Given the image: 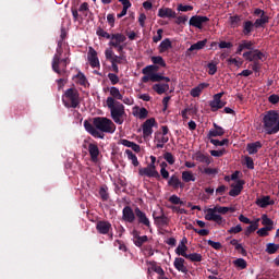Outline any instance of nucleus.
Returning a JSON list of instances; mask_svg holds the SVG:
<instances>
[{
  "label": "nucleus",
  "mask_w": 279,
  "mask_h": 279,
  "mask_svg": "<svg viewBox=\"0 0 279 279\" xmlns=\"http://www.w3.org/2000/svg\"><path fill=\"white\" fill-rule=\"evenodd\" d=\"M158 71V68L156 65H147L142 70V73L144 75H154Z\"/></svg>",
  "instance_id": "obj_48"
},
{
  "label": "nucleus",
  "mask_w": 279,
  "mask_h": 279,
  "mask_svg": "<svg viewBox=\"0 0 279 279\" xmlns=\"http://www.w3.org/2000/svg\"><path fill=\"white\" fill-rule=\"evenodd\" d=\"M151 62L154 64H159V66H162L163 69H165V66H167V62L160 56L151 57Z\"/></svg>",
  "instance_id": "obj_50"
},
{
  "label": "nucleus",
  "mask_w": 279,
  "mask_h": 279,
  "mask_svg": "<svg viewBox=\"0 0 279 279\" xmlns=\"http://www.w3.org/2000/svg\"><path fill=\"white\" fill-rule=\"evenodd\" d=\"M125 154L131 160L133 167H138L141 165V162H138V157H136V155L131 149H126Z\"/></svg>",
  "instance_id": "obj_37"
},
{
  "label": "nucleus",
  "mask_w": 279,
  "mask_h": 279,
  "mask_svg": "<svg viewBox=\"0 0 279 279\" xmlns=\"http://www.w3.org/2000/svg\"><path fill=\"white\" fill-rule=\"evenodd\" d=\"M245 49H247L248 51H254V43L252 40L243 39L239 44L238 49L235 51L236 56H241V53H243V51H245Z\"/></svg>",
  "instance_id": "obj_15"
},
{
  "label": "nucleus",
  "mask_w": 279,
  "mask_h": 279,
  "mask_svg": "<svg viewBox=\"0 0 279 279\" xmlns=\"http://www.w3.org/2000/svg\"><path fill=\"white\" fill-rule=\"evenodd\" d=\"M173 46L171 44V39L165 38L160 44H159V51L160 53H165V51H169Z\"/></svg>",
  "instance_id": "obj_34"
},
{
  "label": "nucleus",
  "mask_w": 279,
  "mask_h": 279,
  "mask_svg": "<svg viewBox=\"0 0 279 279\" xmlns=\"http://www.w3.org/2000/svg\"><path fill=\"white\" fill-rule=\"evenodd\" d=\"M210 84L208 83H201L196 87H193L190 92L191 97H199L202 95V90L208 88Z\"/></svg>",
  "instance_id": "obj_27"
},
{
  "label": "nucleus",
  "mask_w": 279,
  "mask_h": 279,
  "mask_svg": "<svg viewBox=\"0 0 279 279\" xmlns=\"http://www.w3.org/2000/svg\"><path fill=\"white\" fill-rule=\"evenodd\" d=\"M149 238L147 235H140L136 240L133 241L136 247H143L144 243H147Z\"/></svg>",
  "instance_id": "obj_44"
},
{
  "label": "nucleus",
  "mask_w": 279,
  "mask_h": 279,
  "mask_svg": "<svg viewBox=\"0 0 279 279\" xmlns=\"http://www.w3.org/2000/svg\"><path fill=\"white\" fill-rule=\"evenodd\" d=\"M61 56H62V41H58L57 52L54 53L52 58V63H51L52 71L58 75H62V70H60Z\"/></svg>",
  "instance_id": "obj_5"
},
{
  "label": "nucleus",
  "mask_w": 279,
  "mask_h": 279,
  "mask_svg": "<svg viewBox=\"0 0 279 279\" xmlns=\"http://www.w3.org/2000/svg\"><path fill=\"white\" fill-rule=\"evenodd\" d=\"M122 219L126 223H134V221H136V213L134 211V209H132V207L126 205L122 209Z\"/></svg>",
  "instance_id": "obj_10"
},
{
  "label": "nucleus",
  "mask_w": 279,
  "mask_h": 279,
  "mask_svg": "<svg viewBox=\"0 0 279 279\" xmlns=\"http://www.w3.org/2000/svg\"><path fill=\"white\" fill-rule=\"evenodd\" d=\"M270 230H274V227H263L257 231L258 236H269Z\"/></svg>",
  "instance_id": "obj_52"
},
{
  "label": "nucleus",
  "mask_w": 279,
  "mask_h": 279,
  "mask_svg": "<svg viewBox=\"0 0 279 279\" xmlns=\"http://www.w3.org/2000/svg\"><path fill=\"white\" fill-rule=\"evenodd\" d=\"M138 175H146L147 178H155V180H160V173L158 170H151V168H141L138 170Z\"/></svg>",
  "instance_id": "obj_17"
},
{
  "label": "nucleus",
  "mask_w": 279,
  "mask_h": 279,
  "mask_svg": "<svg viewBox=\"0 0 279 279\" xmlns=\"http://www.w3.org/2000/svg\"><path fill=\"white\" fill-rule=\"evenodd\" d=\"M245 165L248 169H254V159H252V157H250V156H246Z\"/></svg>",
  "instance_id": "obj_64"
},
{
  "label": "nucleus",
  "mask_w": 279,
  "mask_h": 279,
  "mask_svg": "<svg viewBox=\"0 0 279 279\" xmlns=\"http://www.w3.org/2000/svg\"><path fill=\"white\" fill-rule=\"evenodd\" d=\"M168 186H171L174 189V191H178V189H184V183L180 181V178L175 174H172L168 180Z\"/></svg>",
  "instance_id": "obj_21"
},
{
  "label": "nucleus",
  "mask_w": 279,
  "mask_h": 279,
  "mask_svg": "<svg viewBox=\"0 0 279 279\" xmlns=\"http://www.w3.org/2000/svg\"><path fill=\"white\" fill-rule=\"evenodd\" d=\"M263 58H265V53H263L260 50H254V54L252 57L253 61L263 60Z\"/></svg>",
  "instance_id": "obj_62"
},
{
  "label": "nucleus",
  "mask_w": 279,
  "mask_h": 279,
  "mask_svg": "<svg viewBox=\"0 0 279 279\" xmlns=\"http://www.w3.org/2000/svg\"><path fill=\"white\" fill-rule=\"evenodd\" d=\"M258 149H263V143H260V141L248 143L246 145V151L247 154H250V156H254V154H258Z\"/></svg>",
  "instance_id": "obj_22"
},
{
  "label": "nucleus",
  "mask_w": 279,
  "mask_h": 279,
  "mask_svg": "<svg viewBox=\"0 0 279 279\" xmlns=\"http://www.w3.org/2000/svg\"><path fill=\"white\" fill-rule=\"evenodd\" d=\"M256 204L259 205L260 208H267V206H269V196L257 199Z\"/></svg>",
  "instance_id": "obj_53"
},
{
  "label": "nucleus",
  "mask_w": 279,
  "mask_h": 279,
  "mask_svg": "<svg viewBox=\"0 0 279 279\" xmlns=\"http://www.w3.org/2000/svg\"><path fill=\"white\" fill-rule=\"evenodd\" d=\"M177 10H178V12H191V11H193V5H191V4H179Z\"/></svg>",
  "instance_id": "obj_56"
},
{
  "label": "nucleus",
  "mask_w": 279,
  "mask_h": 279,
  "mask_svg": "<svg viewBox=\"0 0 279 279\" xmlns=\"http://www.w3.org/2000/svg\"><path fill=\"white\" fill-rule=\"evenodd\" d=\"M262 225L266 226V228H274V220L267 216V214L262 215Z\"/></svg>",
  "instance_id": "obj_46"
},
{
  "label": "nucleus",
  "mask_w": 279,
  "mask_h": 279,
  "mask_svg": "<svg viewBox=\"0 0 279 279\" xmlns=\"http://www.w3.org/2000/svg\"><path fill=\"white\" fill-rule=\"evenodd\" d=\"M83 125L87 134H90L94 138H100L101 141L106 138V134H114V132H117L114 122L106 117H96L93 119V123L85 120Z\"/></svg>",
  "instance_id": "obj_1"
},
{
  "label": "nucleus",
  "mask_w": 279,
  "mask_h": 279,
  "mask_svg": "<svg viewBox=\"0 0 279 279\" xmlns=\"http://www.w3.org/2000/svg\"><path fill=\"white\" fill-rule=\"evenodd\" d=\"M156 125V119L155 118H149L147 119L143 125V136L144 138H149L154 134V126Z\"/></svg>",
  "instance_id": "obj_7"
},
{
  "label": "nucleus",
  "mask_w": 279,
  "mask_h": 279,
  "mask_svg": "<svg viewBox=\"0 0 279 279\" xmlns=\"http://www.w3.org/2000/svg\"><path fill=\"white\" fill-rule=\"evenodd\" d=\"M264 131L266 134H278L279 132V112L269 110L263 118Z\"/></svg>",
  "instance_id": "obj_3"
},
{
  "label": "nucleus",
  "mask_w": 279,
  "mask_h": 279,
  "mask_svg": "<svg viewBox=\"0 0 279 279\" xmlns=\"http://www.w3.org/2000/svg\"><path fill=\"white\" fill-rule=\"evenodd\" d=\"M278 250H279V245L278 244H276V243H274V242H270V243H268L267 245H266V250H265V252L267 253V254H276V252H278Z\"/></svg>",
  "instance_id": "obj_43"
},
{
  "label": "nucleus",
  "mask_w": 279,
  "mask_h": 279,
  "mask_svg": "<svg viewBox=\"0 0 279 279\" xmlns=\"http://www.w3.org/2000/svg\"><path fill=\"white\" fill-rule=\"evenodd\" d=\"M208 21H210V19L206 15H193L189 21V25L196 27V29H203L204 24L208 23Z\"/></svg>",
  "instance_id": "obj_6"
},
{
  "label": "nucleus",
  "mask_w": 279,
  "mask_h": 279,
  "mask_svg": "<svg viewBox=\"0 0 279 279\" xmlns=\"http://www.w3.org/2000/svg\"><path fill=\"white\" fill-rule=\"evenodd\" d=\"M99 196L102 202H108V199H110V194L108 193V185L100 186Z\"/></svg>",
  "instance_id": "obj_38"
},
{
  "label": "nucleus",
  "mask_w": 279,
  "mask_h": 279,
  "mask_svg": "<svg viewBox=\"0 0 279 279\" xmlns=\"http://www.w3.org/2000/svg\"><path fill=\"white\" fill-rule=\"evenodd\" d=\"M96 34L99 38H107V40H111L112 39V34H109L108 32H106L104 28H101V26H99L96 29Z\"/></svg>",
  "instance_id": "obj_40"
},
{
  "label": "nucleus",
  "mask_w": 279,
  "mask_h": 279,
  "mask_svg": "<svg viewBox=\"0 0 279 279\" xmlns=\"http://www.w3.org/2000/svg\"><path fill=\"white\" fill-rule=\"evenodd\" d=\"M153 90H155V93H157V95H165V93H167V90H169V84L168 83H157L155 85H153Z\"/></svg>",
  "instance_id": "obj_31"
},
{
  "label": "nucleus",
  "mask_w": 279,
  "mask_h": 279,
  "mask_svg": "<svg viewBox=\"0 0 279 279\" xmlns=\"http://www.w3.org/2000/svg\"><path fill=\"white\" fill-rule=\"evenodd\" d=\"M162 74L160 73H154V74H150V82H162Z\"/></svg>",
  "instance_id": "obj_60"
},
{
  "label": "nucleus",
  "mask_w": 279,
  "mask_h": 279,
  "mask_svg": "<svg viewBox=\"0 0 279 279\" xmlns=\"http://www.w3.org/2000/svg\"><path fill=\"white\" fill-rule=\"evenodd\" d=\"M62 104L65 108H77L80 106V92L76 88H68L62 95Z\"/></svg>",
  "instance_id": "obj_4"
},
{
  "label": "nucleus",
  "mask_w": 279,
  "mask_h": 279,
  "mask_svg": "<svg viewBox=\"0 0 279 279\" xmlns=\"http://www.w3.org/2000/svg\"><path fill=\"white\" fill-rule=\"evenodd\" d=\"M105 58H106V60H109L110 62H113L114 64H123L122 60H125V56L114 54V51L112 50V48H107L105 50Z\"/></svg>",
  "instance_id": "obj_11"
},
{
  "label": "nucleus",
  "mask_w": 279,
  "mask_h": 279,
  "mask_svg": "<svg viewBox=\"0 0 279 279\" xmlns=\"http://www.w3.org/2000/svg\"><path fill=\"white\" fill-rule=\"evenodd\" d=\"M194 160H196L197 162H202L203 165H210V156L209 155H205L202 151H197L194 155Z\"/></svg>",
  "instance_id": "obj_30"
},
{
  "label": "nucleus",
  "mask_w": 279,
  "mask_h": 279,
  "mask_svg": "<svg viewBox=\"0 0 279 279\" xmlns=\"http://www.w3.org/2000/svg\"><path fill=\"white\" fill-rule=\"evenodd\" d=\"M255 25V29H265L267 23H269L268 15H262V17H258L253 22Z\"/></svg>",
  "instance_id": "obj_28"
},
{
  "label": "nucleus",
  "mask_w": 279,
  "mask_h": 279,
  "mask_svg": "<svg viewBox=\"0 0 279 279\" xmlns=\"http://www.w3.org/2000/svg\"><path fill=\"white\" fill-rule=\"evenodd\" d=\"M207 245H210L214 250H221V242H215L213 240L207 241Z\"/></svg>",
  "instance_id": "obj_63"
},
{
  "label": "nucleus",
  "mask_w": 279,
  "mask_h": 279,
  "mask_svg": "<svg viewBox=\"0 0 279 279\" xmlns=\"http://www.w3.org/2000/svg\"><path fill=\"white\" fill-rule=\"evenodd\" d=\"M256 26L252 20H245L242 24V35L252 36V33L255 32Z\"/></svg>",
  "instance_id": "obj_14"
},
{
  "label": "nucleus",
  "mask_w": 279,
  "mask_h": 279,
  "mask_svg": "<svg viewBox=\"0 0 279 279\" xmlns=\"http://www.w3.org/2000/svg\"><path fill=\"white\" fill-rule=\"evenodd\" d=\"M202 173H205L206 175H217L219 171L216 168H205Z\"/></svg>",
  "instance_id": "obj_59"
},
{
  "label": "nucleus",
  "mask_w": 279,
  "mask_h": 279,
  "mask_svg": "<svg viewBox=\"0 0 279 279\" xmlns=\"http://www.w3.org/2000/svg\"><path fill=\"white\" fill-rule=\"evenodd\" d=\"M245 186L244 180H238L235 184H231V190L229 191L230 197H239V194L243 191Z\"/></svg>",
  "instance_id": "obj_13"
},
{
  "label": "nucleus",
  "mask_w": 279,
  "mask_h": 279,
  "mask_svg": "<svg viewBox=\"0 0 279 279\" xmlns=\"http://www.w3.org/2000/svg\"><path fill=\"white\" fill-rule=\"evenodd\" d=\"M186 242H187L186 238H183L181 240V242L179 243V245L175 248L177 256H183V258H186V256L189 255L186 253V251L189 250V246H186V244H185Z\"/></svg>",
  "instance_id": "obj_20"
},
{
  "label": "nucleus",
  "mask_w": 279,
  "mask_h": 279,
  "mask_svg": "<svg viewBox=\"0 0 279 279\" xmlns=\"http://www.w3.org/2000/svg\"><path fill=\"white\" fill-rule=\"evenodd\" d=\"M109 93L111 95L109 97H111L112 99H119V100L123 99V95L119 90V87L111 86L109 88Z\"/></svg>",
  "instance_id": "obj_36"
},
{
  "label": "nucleus",
  "mask_w": 279,
  "mask_h": 279,
  "mask_svg": "<svg viewBox=\"0 0 279 279\" xmlns=\"http://www.w3.org/2000/svg\"><path fill=\"white\" fill-rule=\"evenodd\" d=\"M209 143H211V145H214L215 147H228L230 145V140L228 138H223L222 141L219 140H215V138H210Z\"/></svg>",
  "instance_id": "obj_35"
},
{
  "label": "nucleus",
  "mask_w": 279,
  "mask_h": 279,
  "mask_svg": "<svg viewBox=\"0 0 279 279\" xmlns=\"http://www.w3.org/2000/svg\"><path fill=\"white\" fill-rule=\"evenodd\" d=\"M106 104L107 108L110 110L112 121L116 122L117 125H123L125 117H128L125 113V106L114 100L112 97H107Z\"/></svg>",
  "instance_id": "obj_2"
},
{
  "label": "nucleus",
  "mask_w": 279,
  "mask_h": 279,
  "mask_svg": "<svg viewBox=\"0 0 279 279\" xmlns=\"http://www.w3.org/2000/svg\"><path fill=\"white\" fill-rule=\"evenodd\" d=\"M108 80L113 86H116V84H119L120 82L119 75H117L116 73H108Z\"/></svg>",
  "instance_id": "obj_55"
},
{
  "label": "nucleus",
  "mask_w": 279,
  "mask_h": 279,
  "mask_svg": "<svg viewBox=\"0 0 279 279\" xmlns=\"http://www.w3.org/2000/svg\"><path fill=\"white\" fill-rule=\"evenodd\" d=\"M227 232L228 234H239V232H243V227L236 225L235 227H231Z\"/></svg>",
  "instance_id": "obj_57"
},
{
  "label": "nucleus",
  "mask_w": 279,
  "mask_h": 279,
  "mask_svg": "<svg viewBox=\"0 0 279 279\" xmlns=\"http://www.w3.org/2000/svg\"><path fill=\"white\" fill-rule=\"evenodd\" d=\"M208 43V39L198 40L197 43L191 45V47L187 49V51H201V49H204Z\"/></svg>",
  "instance_id": "obj_33"
},
{
  "label": "nucleus",
  "mask_w": 279,
  "mask_h": 279,
  "mask_svg": "<svg viewBox=\"0 0 279 279\" xmlns=\"http://www.w3.org/2000/svg\"><path fill=\"white\" fill-rule=\"evenodd\" d=\"M233 265L236 266L238 269H246L247 268V262L241 257L233 260Z\"/></svg>",
  "instance_id": "obj_49"
},
{
  "label": "nucleus",
  "mask_w": 279,
  "mask_h": 279,
  "mask_svg": "<svg viewBox=\"0 0 279 279\" xmlns=\"http://www.w3.org/2000/svg\"><path fill=\"white\" fill-rule=\"evenodd\" d=\"M135 217L137 218L140 226H145L146 228L151 229V221H149L147 214L138 207L135 208Z\"/></svg>",
  "instance_id": "obj_9"
},
{
  "label": "nucleus",
  "mask_w": 279,
  "mask_h": 279,
  "mask_svg": "<svg viewBox=\"0 0 279 279\" xmlns=\"http://www.w3.org/2000/svg\"><path fill=\"white\" fill-rule=\"evenodd\" d=\"M268 101H269V104H272L274 106H276V104H279V96H278V94H271L268 97Z\"/></svg>",
  "instance_id": "obj_61"
},
{
  "label": "nucleus",
  "mask_w": 279,
  "mask_h": 279,
  "mask_svg": "<svg viewBox=\"0 0 279 279\" xmlns=\"http://www.w3.org/2000/svg\"><path fill=\"white\" fill-rule=\"evenodd\" d=\"M75 77H77L78 80V84L81 86H86V84H88V78H86V75H84V73L78 72Z\"/></svg>",
  "instance_id": "obj_51"
},
{
  "label": "nucleus",
  "mask_w": 279,
  "mask_h": 279,
  "mask_svg": "<svg viewBox=\"0 0 279 279\" xmlns=\"http://www.w3.org/2000/svg\"><path fill=\"white\" fill-rule=\"evenodd\" d=\"M112 228V223L109 221H98L96 225V230L99 234H108L110 232V229Z\"/></svg>",
  "instance_id": "obj_18"
},
{
  "label": "nucleus",
  "mask_w": 279,
  "mask_h": 279,
  "mask_svg": "<svg viewBox=\"0 0 279 279\" xmlns=\"http://www.w3.org/2000/svg\"><path fill=\"white\" fill-rule=\"evenodd\" d=\"M87 60L92 69H99L100 66L99 57H97V50H95L93 47H89V51L87 53Z\"/></svg>",
  "instance_id": "obj_12"
},
{
  "label": "nucleus",
  "mask_w": 279,
  "mask_h": 279,
  "mask_svg": "<svg viewBox=\"0 0 279 279\" xmlns=\"http://www.w3.org/2000/svg\"><path fill=\"white\" fill-rule=\"evenodd\" d=\"M223 95H226V92H220V93L214 95L213 100L209 101V106L211 109H215V107L219 104V101L221 100V97H223Z\"/></svg>",
  "instance_id": "obj_39"
},
{
  "label": "nucleus",
  "mask_w": 279,
  "mask_h": 279,
  "mask_svg": "<svg viewBox=\"0 0 279 279\" xmlns=\"http://www.w3.org/2000/svg\"><path fill=\"white\" fill-rule=\"evenodd\" d=\"M225 134H226V129H223L222 126L218 129H210L207 134V138L210 141V138H217V136H223Z\"/></svg>",
  "instance_id": "obj_29"
},
{
  "label": "nucleus",
  "mask_w": 279,
  "mask_h": 279,
  "mask_svg": "<svg viewBox=\"0 0 279 279\" xmlns=\"http://www.w3.org/2000/svg\"><path fill=\"white\" fill-rule=\"evenodd\" d=\"M128 37L121 33L111 34V40L109 41V47H114V45H121V43H125Z\"/></svg>",
  "instance_id": "obj_19"
},
{
  "label": "nucleus",
  "mask_w": 279,
  "mask_h": 279,
  "mask_svg": "<svg viewBox=\"0 0 279 279\" xmlns=\"http://www.w3.org/2000/svg\"><path fill=\"white\" fill-rule=\"evenodd\" d=\"M157 16L159 19H177L178 14L171 8H161L158 10Z\"/></svg>",
  "instance_id": "obj_16"
},
{
  "label": "nucleus",
  "mask_w": 279,
  "mask_h": 279,
  "mask_svg": "<svg viewBox=\"0 0 279 279\" xmlns=\"http://www.w3.org/2000/svg\"><path fill=\"white\" fill-rule=\"evenodd\" d=\"M260 221V219H256L253 220V222L250 223L248 227H246V229L244 230V234L246 236H250V234H252V232H256V230H258V222Z\"/></svg>",
  "instance_id": "obj_32"
},
{
  "label": "nucleus",
  "mask_w": 279,
  "mask_h": 279,
  "mask_svg": "<svg viewBox=\"0 0 279 279\" xmlns=\"http://www.w3.org/2000/svg\"><path fill=\"white\" fill-rule=\"evenodd\" d=\"M215 217H217V209L208 208L207 214L205 215L206 221H215Z\"/></svg>",
  "instance_id": "obj_45"
},
{
  "label": "nucleus",
  "mask_w": 279,
  "mask_h": 279,
  "mask_svg": "<svg viewBox=\"0 0 279 279\" xmlns=\"http://www.w3.org/2000/svg\"><path fill=\"white\" fill-rule=\"evenodd\" d=\"M185 258H187V260H191V263H202V254L199 253L187 254L185 255Z\"/></svg>",
  "instance_id": "obj_42"
},
{
  "label": "nucleus",
  "mask_w": 279,
  "mask_h": 279,
  "mask_svg": "<svg viewBox=\"0 0 279 279\" xmlns=\"http://www.w3.org/2000/svg\"><path fill=\"white\" fill-rule=\"evenodd\" d=\"M182 180H183V182H186V183H189V182H195V174H193V172H191V171H183L182 172Z\"/></svg>",
  "instance_id": "obj_41"
},
{
  "label": "nucleus",
  "mask_w": 279,
  "mask_h": 279,
  "mask_svg": "<svg viewBox=\"0 0 279 279\" xmlns=\"http://www.w3.org/2000/svg\"><path fill=\"white\" fill-rule=\"evenodd\" d=\"M207 69H208V74L209 75H215V73H217V63L215 62H209L207 64Z\"/></svg>",
  "instance_id": "obj_58"
},
{
  "label": "nucleus",
  "mask_w": 279,
  "mask_h": 279,
  "mask_svg": "<svg viewBox=\"0 0 279 279\" xmlns=\"http://www.w3.org/2000/svg\"><path fill=\"white\" fill-rule=\"evenodd\" d=\"M88 151L92 162H97L99 160V146L97 144H89Z\"/></svg>",
  "instance_id": "obj_23"
},
{
  "label": "nucleus",
  "mask_w": 279,
  "mask_h": 279,
  "mask_svg": "<svg viewBox=\"0 0 279 279\" xmlns=\"http://www.w3.org/2000/svg\"><path fill=\"white\" fill-rule=\"evenodd\" d=\"M184 263H185L184 258L177 257L173 262L174 269H177V271H181V274H189V268L184 266Z\"/></svg>",
  "instance_id": "obj_24"
},
{
  "label": "nucleus",
  "mask_w": 279,
  "mask_h": 279,
  "mask_svg": "<svg viewBox=\"0 0 279 279\" xmlns=\"http://www.w3.org/2000/svg\"><path fill=\"white\" fill-rule=\"evenodd\" d=\"M190 230H193L194 232H196V234H199V236H208V234H210V230L196 229L195 227H193V225H190Z\"/></svg>",
  "instance_id": "obj_47"
},
{
  "label": "nucleus",
  "mask_w": 279,
  "mask_h": 279,
  "mask_svg": "<svg viewBox=\"0 0 279 279\" xmlns=\"http://www.w3.org/2000/svg\"><path fill=\"white\" fill-rule=\"evenodd\" d=\"M163 159L166 162H168V165H175V157L169 151L163 154Z\"/></svg>",
  "instance_id": "obj_54"
},
{
  "label": "nucleus",
  "mask_w": 279,
  "mask_h": 279,
  "mask_svg": "<svg viewBox=\"0 0 279 279\" xmlns=\"http://www.w3.org/2000/svg\"><path fill=\"white\" fill-rule=\"evenodd\" d=\"M155 141H157V145H156L157 149H162V147H165L166 143H169V137L162 135V133H160V132H156Z\"/></svg>",
  "instance_id": "obj_26"
},
{
  "label": "nucleus",
  "mask_w": 279,
  "mask_h": 279,
  "mask_svg": "<svg viewBox=\"0 0 279 279\" xmlns=\"http://www.w3.org/2000/svg\"><path fill=\"white\" fill-rule=\"evenodd\" d=\"M243 21V15H231L229 16V25L231 29H236V27H240L241 22Z\"/></svg>",
  "instance_id": "obj_25"
},
{
  "label": "nucleus",
  "mask_w": 279,
  "mask_h": 279,
  "mask_svg": "<svg viewBox=\"0 0 279 279\" xmlns=\"http://www.w3.org/2000/svg\"><path fill=\"white\" fill-rule=\"evenodd\" d=\"M161 215H157L156 211H153V219L155 221V225L157 226V228H167V226H169V217H167V215H165V211H162L161 209Z\"/></svg>",
  "instance_id": "obj_8"
}]
</instances>
